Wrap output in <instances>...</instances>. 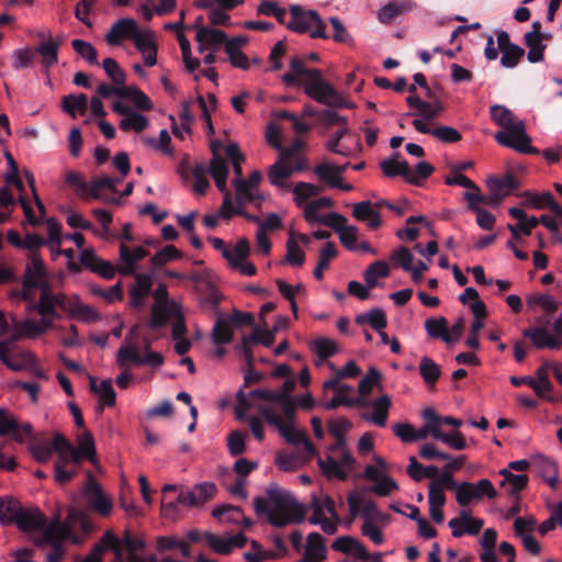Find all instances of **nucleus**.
<instances>
[{"label": "nucleus", "instance_id": "16", "mask_svg": "<svg viewBox=\"0 0 562 562\" xmlns=\"http://www.w3.org/2000/svg\"><path fill=\"white\" fill-rule=\"evenodd\" d=\"M413 126L417 132L423 134H430L440 142L447 144L457 143L462 138L460 132L451 126H438L435 128H430L425 122L418 119H415L413 121Z\"/></svg>", "mask_w": 562, "mask_h": 562}, {"label": "nucleus", "instance_id": "18", "mask_svg": "<svg viewBox=\"0 0 562 562\" xmlns=\"http://www.w3.org/2000/svg\"><path fill=\"white\" fill-rule=\"evenodd\" d=\"M195 40L199 43V52L202 53L205 46L214 49L222 44L226 45L227 34L222 30L201 26L198 29Z\"/></svg>", "mask_w": 562, "mask_h": 562}, {"label": "nucleus", "instance_id": "28", "mask_svg": "<svg viewBox=\"0 0 562 562\" xmlns=\"http://www.w3.org/2000/svg\"><path fill=\"white\" fill-rule=\"evenodd\" d=\"M497 541V531L493 528H487L480 539V546L482 548L480 552L481 562H501L495 552V546Z\"/></svg>", "mask_w": 562, "mask_h": 562}, {"label": "nucleus", "instance_id": "60", "mask_svg": "<svg viewBox=\"0 0 562 562\" xmlns=\"http://www.w3.org/2000/svg\"><path fill=\"white\" fill-rule=\"evenodd\" d=\"M404 11V5L398 2H389L383 5L378 12V19L381 23L390 24L392 23L402 12Z\"/></svg>", "mask_w": 562, "mask_h": 562}, {"label": "nucleus", "instance_id": "14", "mask_svg": "<svg viewBox=\"0 0 562 562\" xmlns=\"http://www.w3.org/2000/svg\"><path fill=\"white\" fill-rule=\"evenodd\" d=\"M137 22L134 19H120L112 25L105 35V41L112 46L120 45L123 38L132 40L135 33H137Z\"/></svg>", "mask_w": 562, "mask_h": 562}, {"label": "nucleus", "instance_id": "22", "mask_svg": "<svg viewBox=\"0 0 562 562\" xmlns=\"http://www.w3.org/2000/svg\"><path fill=\"white\" fill-rule=\"evenodd\" d=\"M326 547L324 537L314 531L306 538L305 558L311 562H319L326 559Z\"/></svg>", "mask_w": 562, "mask_h": 562}, {"label": "nucleus", "instance_id": "25", "mask_svg": "<svg viewBox=\"0 0 562 562\" xmlns=\"http://www.w3.org/2000/svg\"><path fill=\"white\" fill-rule=\"evenodd\" d=\"M524 336L529 337L537 348L559 349L562 340L551 336L546 328L537 327L535 329H526Z\"/></svg>", "mask_w": 562, "mask_h": 562}, {"label": "nucleus", "instance_id": "31", "mask_svg": "<svg viewBox=\"0 0 562 562\" xmlns=\"http://www.w3.org/2000/svg\"><path fill=\"white\" fill-rule=\"evenodd\" d=\"M286 160L279 157V159L269 168L268 179L272 186L289 188L290 186L284 182L293 175L291 166L285 164Z\"/></svg>", "mask_w": 562, "mask_h": 562}, {"label": "nucleus", "instance_id": "53", "mask_svg": "<svg viewBox=\"0 0 562 562\" xmlns=\"http://www.w3.org/2000/svg\"><path fill=\"white\" fill-rule=\"evenodd\" d=\"M501 65L505 68H515L525 55L524 48L517 44L501 50Z\"/></svg>", "mask_w": 562, "mask_h": 562}, {"label": "nucleus", "instance_id": "51", "mask_svg": "<svg viewBox=\"0 0 562 562\" xmlns=\"http://www.w3.org/2000/svg\"><path fill=\"white\" fill-rule=\"evenodd\" d=\"M313 350L321 361H324L333 357L338 351V347L334 340L322 337L314 340Z\"/></svg>", "mask_w": 562, "mask_h": 562}, {"label": "nucleus", "instance_id": "11", "mask_svg": "<svg viewBox=\"0 0 562 562\" xmlns=\"http://www.w3.org/2000/svg\"><path fill=\"white\" fill-rule=\"evenodd\" d=\"M42 531V536L34 539L37 547L44 544L61 546L69 533L68 527L61 522L59 517L54 518L48 525L46 524Z\"/></svg>", "mask_w": 562, "mask_h": 562}, {"label": "nucleus", "instance_id": "1", "mask_svg": "<svg viewBox=\"0 0 562 562\" xmlns=\"http://www.w3.org/2000/svg\"><path fill=\"white\" fill-rule=\"evenodd\" d=\"M267 499L257 496L254 499V508L258 516L266 515L273 527L282 528L304 520L306 509L291 493L273 485L267 490Z\"/></svg>", "mask_w": 562, "mask_h": 562}, {"label": "nucleus", "instance_id": "15", "mask_svg": "<svg viewBox=\"0 0 562 562\" xmlns=\"http://www.w3.org/2000/svg\"><path fill=\"white\" fill-rule=\"evenodd\" d=\"M14 524L24 532L42 530L46 525V517L38 508L22 507L21 514L15 517Z\"/></svg>", "mask_w": 562, "mask_h": 562}, {"label": "nucleus", "instance_id": "47", "mask_svg": "<svg viewBox=\"0 0 562 562\" xmlns=\"http://www.w3.org/2000/svg\"><path fill=\"white\" fill-rule=\"evenodd\" d=\"M214 518L226 520L234 524H239L240 519L244 518L243 509L239 506L223 505L212 510Z\"/></svg>", "mask_w": 562, "mask_h": 562}, {"label": "nucleus", "instance_id": "17", "mask_svg": "<svg viewBox=\"0 0 562 562\" xmlns=\"http://www.w3.org/2000/svg\"><path fill=\"white\" fill-rule=\"evenodd\" d=\"M347 502L352 517H356L361 512L366 520H369L371 517L383 518L382 513L373 501L362 502L361 497L355 492L348 495Z\"/></svg>", "mask_w": 562, "mask_h": 562}, {"label": "nucleus", "instance_id": "23", "mask_svg": "<svg viewBox=\"0 0 562 562\" xmlns=\"http://www.w3.org/2000/svg\"><path fill=\"white\" fill-rule=\"evenodd\" d=\"M233 186L235 188V201L238 206L243 207L246 204L260 205L263 201V195L258 190L246 186L244 181H233Z\"/></svg>", "mask_w": 562, "mask_h": 562}, {"label": "nucleus", "instance_id": "21", "mask_svg": "<svg viewBox=\"0 0 562 562\" xmlns=\"http://www.w3.org/2000/svg\"><path fill=\"white\" fill-rule=\"evenodd\" d=\"M352 216L361 222H368L370 228L376 229L382 225L378 211L372 207L370 201H361L353 204Z\"/></svg>", "mask_w": 562, "mask_h": 562}, {"label": "nucleus", "instance_id": "55", "mask_svg": "<svg viewBox=\"0 0 562 562\" xmlns=\"http://www.w3.org/2000/svg\"><path fill=\"white\" fill-rule=\"evenodd\" d=\"M437 440H441L443 443L448 445L454 450H463L467 448L465 438L459 430L443 432L440 429V431H437Z\"/></svg>", "mask_w": 562, "mask_h": 562}, {"label": "nucleus", "instance_id": "57", "mask_svg": "<svg viewBox=\"0 0 562 562\" xmlns=\"http://www.w3.org/2000/svg\"><path fill=\"white\" fill-rule=\"evenodd\" d=\"M250 252V244L246 238L239 239L235 247L231 249V259H226L233 268L240 266V261H244Z\"/></svg>", "mask_w": 562, "mask_h": 562}, {"label": "nucleus", "instance_id": "30", "mask_svg": "<svg viewBox=\"0 0 562 562\" xmlns=\"http://www.w3.org/2000/svg\"><path fill=\"white\" fill-rule=\"evenodd\" d=\"M19 423L14 415L4 407H0V436H11L16 442H23V436L19 434Z\"/></svg>", "mask_w": 562, "mask_h": 562}, {"label": "nucleus", "instance_id": "39", "mask_svg": "<svg viewBox=\"0 0 562 562\" xmlns=\"http://www.w3.org/2000/svg\"><path fill=\"white\" fill-rule=\"evenodd\" d=\"M338 250L333 241H327L319 251L318 262L313 271L314 278L317 280L323 279V272L329 267V262L336 258Z\"/></svg>", "mask_w": 562, "mask_h": 562}, {"label": "nucleus", "instance_id": "26", "mask_svg": "<svg viewBox=\"0 0 562 562\" xmlns=\"http://www.w3.org/2000/svg\"><path fill=\"white\" fill-rule=\"evenodd\" d=\"M9 341H0V361L12 371H22L25 368V362L35 360L34 356L30 352H23L18 357H9Z\"/></svg>", "mask_w": 562, "mask_h": 562}, {"label": "nucleus", "instance_id": "36", "mask_svg": "<svg viewBox=\"0 0 562 562\" xmlns=\"http://www.w3.org/2000/svg\"><path fill=\"white\" fill-rule=\"evenodd\" d=\"M398 154H394L393 157L386 158L380 162V168L383 175L387 178H394L401 176L406 181L408 176V162L406 160L398 161Z\"/></svg>", "mask_w": 562, "mask_h": 562}, {"label": "nucleus", "instance_id": "59", "mask_svg": "<svg viewBox=\"0 0 562 562\" xmlns=\"http://www.w3.org/2000/svg\"><path fill=\"white\" fill-rule=\"evenodd\" d=\"M102 67L115 86L125 83L126 75L113 58L103 59Z\"/></svg>", "mask_w": 562, "mask_h": 562}, {"label": "nucleus", "instance_id": "45", "mask_svg": "<svg viewBox=\"0 0 562 562\" xmlns=\"http://www.w3.org/2000/svg\"><path fill=\"white\" fill-rule=\"evenodd\" d=\"M419 373L427 384H435L441 374L440 367L429 357H423L419 363Z\"/></svg>", "mask_w": 562, "mask_h": 562}, {"label": "nucleus", "instance_id": "41", "mask_svg": "<svg viewBox=\"0 0 562 562\" xmlns=\"http://www.w3.org/2000/svg\"><path fill=\"white\" fill-rule=\"evenodd\" d=\"M63 110L70 116L76 117L77 112L85 114L88 109V97L85 93L69 94L63 98Z\"/></svg>", "mask_w": 562, "mask_h": 562}, {"label": "nucleus", "instance_id": "32", "mask_svg": "<svg viewBox=\"0 0 562 562\" xmlns=\"http://www.w3.org/2000/svg\"><path fill=\"white\" fill-rule=\"evenodd\" d=\"M486 186L490 192L508 195L512 191L519 188V182L515 176L507 172L503 178L492 177L487 180Z\"/></svg>", "mask_w": 562, "mask_h": 562}, {"label": "nucleus", "instance_id": "38", "mask_svg": "<svg viewBox=\"0 0 562 562\" xmlns=\"http://www.w3.org/2000/svg\"><path fill=\"white\" fill-rule=\"evenodd\" d=\"M526 46L528 47L527 59L529 63H539L543 60L547 45L542 43V38L536 33H526L524 36Z\"/></svg>", "mask_w": 562, "mask_h": 562}, {"label": "nucleus", "instance_id": "43", "mask_svg": "<svg viewBox=\"0 0 562 562\" xmlns=\"http://www.w3.org/2000/svg\"><path fill=\"white\" fill-rule=\"evenodd\" d=\"M390 274L389 265L385 261L378 260L372 262L363 273L368 288L373 289L378 285V278H385Z\"/></svg>", "mask_w": 562, "mask_h": 562}, {"label": "nucleus", "instance_id": "37", "mask_svg": "<svg viewBox=\"0 0 562 562\" xmlns=\"http://www.w3.org/2000/svg\"><path fill=\"white\" fill-rule=\"evenodd\" d=\"M22 507L21 503L12 497H0V522L2 525L14 524Z\"/></svg>", "mask_w": 562, "mask_h": 562}, {"label": "nucleus", "instance_id": "54", "mask_svg": "<svg viewBox=\"0 0 562 562\" xmlns=\"http://www.w3.org/2000/svg\"><path fill=\"white\" fill-rule=\"evenodd\" d=\"M330 452H341V461L342 464L347 467L348 470H352L356 463V459L352 454L347 450V440L346 436L335 437V442L328 447Z\"/></svg>", "mask_w": 562, "mask_h": 562}, {"label": "nucleus", "instance_id": "62", "mask_svg": "<svg viewBox=\"0 0 562 562\" xmlns=\"http://www.w3.org/2000/svg\"><path fill=\"white\" fill-rule=\"evenodd\" d=\"M381 380V373L375 368H370L367 374L360 380L358 390L359 393L363 396L369 395L372 392V389L375 384H378Z\"/></svg>", "mask_w": 562, "mask_h": 562}, {"label": "nucleus", "instance_id": "12", "mask_svg": "<svg viewBox=\"0 0 562 562\" xmlns=\"http://www.w3.org/2000/svg\"><path fill=\"white\" fill-rule=\"evenodd\" d=\"M149 255V251L143 246H137L134 249L127 247L124 243L120 245V261L122 266L117 268L119 273L122 276L135 274L137 262L143 260Z\"/></svg>", "mask_w": 562, "mask_h": 562}, {"label": "nucleus", "instance_id": "52", "mask_svg": "<svg viewBox=\"0 0 562 562\" xmlns=\"http://www.w3.org/2000/svg\"><path fill=\"white\" fill-rule=\"evenodd\" d=\"M71 46L77 54L85 58L89 64L99 66L98 52L92 44L83 40H72Z\"/></svg>", "mask_w": 562, "mask_h": 562}, {"label": "nucleus", "instance_id": "61", "mask_svg": "<svg viewBox=\"0 0 562 562\" xmlns=\"http://www.w3.org/2000/svg\"><path fill=\"white\" fill-rule=\"evenodd\" d=\"M472 493L474 502H479L483 497L493 499L497 496V492L488 479H482L474 483V492Z\"/></svg>", "mask_w": 562, "mask_h": 562}, {"label": "nucleus", "instance_id": "6", "mask_svg": "<svg viewBox=\"0 0 562 562\" xmlns=\"http://www.w3.org/2000/svg\"><path fill=\"white\" fill-rule=\"evenodd\" d=\"M45 267L40 254L30 255V262L26 265L23 279V300H31L30 291L32 289L42 290L44 285L49 284L44 280Z\"/></svg>", "mask_w": 562, "mask_h": 562}, {"label": "nucleus", "instance_id": "48", "mask_svg": "<svg viewBox=\"0 0 562 562\" xmlns=\"http://www.w3.org/2000/svg\"><path fill=\"white\" fill-rule=\"evenodd\" d=\"M148 126V120L143 114H139L132 110L123 120L120 122V128L122 131L133 130L137 133L143 132Z\"/></svg>", "mask_w": 562, "mask_h": 562}, {"label": "nucleus", "instance_id": "9", "mask_svg": "<svg viewBox=\"0 0 562 562\" xmlns=\"http://www.w3.org/2000/svg\"><path fill=\"white\" fill-rule=\"evenodd\" d=\"M259 413L262 418L271 426H274L281 436L291 445H300L304 440L305 434L296 430L293 424H288L282 417L274 413L269 406H261Z\"/></svg>", "mask_w": 562, "mask_h": 562}, {"label": "nucleus", "instance_id": "24", "mask_svg": "<svg viewBox=\"0 0 562 562\" xmlns=\"http://www.w3.org/2000/svg\"><path fill=\"white\" fill-rule=\"evenodd\" d=\"M105 550H112L115 559L121 560L123 549L121 548L120 539L113 533L112 530H106L102 536L100 542L95 543L89 553L90 555L100 557Z\"/></svg>", "mask_w": 562, "mask_h": 562}, {"label": "nucleus", "instance_id": "33", "mask_svg": "<svg viewBox=\"0 0 562 562\" xmlns=\"http://www.w3.org/2000/svg\"><path fill=\"white\" fill-rule=\"evenodd\" d=\"M425 329L431 338H440L446 344L453 341V338L448 328V321L442 316L426 319Z\"/></svg>", "mask_w": 562, "mask_h": 562}, {"label": "nucleus", "instance_id": "49", "mask_svg": "<svg viewBox=\"0 0 562 562\" xmlns=\"http://www.w3.org/2000/svg\"><path fill=\"white\" fill-rule=\"evenodd\" d=\"M285 261L296 267H302L305 261V254L297 245V241L294 239L293 233H290L289 239L286 241Z\"/></svg>", "mask_w": 562, "mask_h": 562}, {"label": "nucleus", "instance_id": "8", "mask_svg": "<svg viewBox=\"0 0 562 562\" xmlns=\"http://www.w3.org/2000/svg\"><path fill=\"white\" fill-rule=\"evenodd\" d=\"M217 492L216 485L211 482L195 484L192 488H181L178 502L183 506H201L212 499Z\"/></svg>", "mask_w": 562, "mask_h": 562}, {"label": "nucleus", "instance_id": "50", "mask_svg": "<svg viewBox=\"0 0 562 562\" xmlns=\"http://www.w3.org/2000/svg\"><path fill=\"white\" fill-rule=\"evenodd\" d=\"M391 400L387 395H382L373 403V422L379 427L386 425Z\"/></svg>", "mask_w": 562, "mask_h": 562}, {"label": "nucleus", "instance_id": "20", "mask_svg": "<svg viewBox=\"0 0 562 562\" xmlns=\"http://www.w3.org/2000/svg\"><path fill=\"white\" fill-rule=\"evenodd\" d=\"M317 464L322 473L329 480L337 479L339 481H346L348 472L350 471L345 464H342L341 459L336 460L331 456H327L326 459L319 458L317 460Z\"/></svg>", "mask_w": 562, "mask_h": 562}, {"label": "nucleus", "instance_id": "19", "mask_svg": "<svg viewBox=\"0 0 562 562\" xmlns=\"http://www.w3.org/2000/svg\"><path fill=\"white\" fill-rule=\"evenodd\" d=\"M553 363L546 361L536 371V381L539 389L536 390V394L548 402H555L557 400L550 395L553 390V384L549 379V372L552 370Z\"/></svg>", "mask_w": 562, "mask_h": 562}, {"label": "nucleus", "instance_id": "3", "mask_svg": "<svg viewBox=\"0 0 562 562\" xmlns=\"http://www.w3.org/2000/svg\"><path fill=\"white\" fill-rule=\"evenodd\" d=\"M66 183L76 190L80 199L85 201L100 200L105 203L120 204V198L109 196L104 191L108 190L116 193V183L121 179H115L108 176L95 177L87 182L83 177L76 171H69L66 175Z\"/></svg>", "mask_w": 562, "mask_h": 562}, {"label": "nucleus", "instance_id": "63", "mask_svg": "<svg viewBox=\"0 0 562 562\" xmlns=\"http://www.w3.org/2000/svg\"><path fill=\"white\" fill-rule=\"evenodd\" d=\"M204 541L216 553L224 555L231 553L228 538H222L212 532H204Z\"/></svg>", "mask_w": 562, "mask_h": 562}, {"label": "nucleus", "instance_id": "34", "mask_svg": "<svg viewBox=\"0 0 562 562\" xmlns=\"http://www.w3.org/2000/svg\"><path fill=\"white\" fill-rule=\"evenodd\" d=\"M356 324H369L375 331L384 329L387 325L386 315L383 310L379 307L371 308L369 312L359 314L355 318Z\"/></svg>", "mask_w": 562, "mask_h": 562}, {"label": "nucleus", "instance_id": "56", "mask_svg": "<svg viewBox=\"0 0 562 562\" xmlns=\"http://www.w3.org/2000/svg\"><path fill=\"white\" fill-rule=\"evenodd\" d=\"M314 173L319 180L327 182L330 187L340 186V177L330 164H319L314 167Z\"/></svg>", "mask_w": 562, "mask_h": 562}, {"label": "nucleus", "instance_id": "27", "mask_svg": "<svg viewBox=\"0 0 562 562\" xmlns=\"http://www.w3.org/2000/svg\"><path fill=\"white\" fill-rule=\"evenodd\" d=\"M535 467L543 481L552 488H555L558 484V465L555 461L544 456H538L535 458Z\"/></svg>", "mask_w": 562, "mask_h": 562}, {"label": "nucleus", "instance_id": "44", "mask_svg": "<svg viewBox=\"0 0 562 562\" xmlns=\"http://www.w3.org/2000/svg\"><path fill=\"white\" fill-rule=\"evenodd\" d=\"M435 171V168L431 164L427 161H419L415 166V171L412 172L411 167L408 166V176L406 177V182L416 187H422L424 181L428 179Z\"/></svg>", "mask_w": 562, "mask_h": 562}, {"label": "nucleus", "instance_id": "42", "mask_svg": "<svg viewBox=\"0 0 562 562\" xmlns=\"http://www.w3.org/2000/svg\"><path fill=\"white\" fill-rule=\"evenodd\" d=\"M60 41L49 40L42 42L35 49V54L38 53L43 58V64L46 68L52 67L58 61V48Z\"/></svg>", "mask_w": 562, "mask_h": 562}, {"label": "nucleus", "instance_id": "13", "mask_svg": "<svg viewBox=\"0 0 562 562\" xmlns=\"http://www.w3.org/2000/svg\"><path fill=\"white\" fill-rule=\"evenodd\" d=\"M135 278V284H133L128 291L130 304L135 308L144 306L145 299L151 292L153 278L147 273L132 274Z\"/></svg>", "mask_w": 562, "mask_h": 562}, {"label": "nucleus", "instance_id": "5", "mask_svg": "<svg viewBox=\"0 0 562 562\" xmlns=\"http://www.w3.org/2000/svg\"><path fill=\"white\" fill-rule=\"evenodd\" d=\"M304 92L314 101L331 108H353L331 85L323 79L322 72L306 82Z\"/></svg>", "mask_w": 562, "mask_h": 562}, {"label": "nucleus", "instance_id": "40", "mask_svg": "<svg viewBox=\"0 0 562 562\" xmlns=\"http://www.w3.org/2000/svg\"><path fill=\"white\" fill-rule=\"evenodd\" d=\"M234 338L233 329L224 315L217 317L213 330L212 340L215 345H225L232 342Z\"/></svg>", "mask_w": 562, "mask_h": 562}, {"label": "nucleus", "instance_id": "2", "mask_svg": "<svg viewBox=\"0 0 562 562\" xmlns=\"http://www.w3.org/2000/svg\"><path fill=\"white\" fill-rule=\"evenodd\" d=\"M492 121L505 131L495 134V140L505 147L521 154L539 155L540 150L531 146V138L526 133L525 123L516 121L513 112L504 105L494 104L490 108Z\"/></svg>", "mask_w": 562, "mask_h": 562}, {"label": "nucleus", "instance_id": "10", "mask_svg": "<svg viewBox=\"0 0 562 562\" xmlns=\"http://www.w3.org/2000/svg\"><path fill=\"white\" fill-rule=\"evenodd\" d=\"M87 476L88 483L83 488V494L89 506L101 516H109L113 507L111 498L104 495L91 472H88Z\"/></svg>", "mask_w": 562, "mask_h": 562}, {"label": "nucleus", "instance_id": "7", "mask_svg": "<svg viewBox=\"0 0 562 562\" xmlns=\"http://www.w3.org/2000/svg\"><path fill=\"white\" fill-rule=\"evenodd\" d=\"M116 361L120 367H125L126 362L131 361L136 366H149L153 368H158L164 364L165 358L158 351H148L142 356L135 346L128 345L122 346L119 349Z\"/></svg>", "mask_w": 562, "mask_h": 562}, {"label": "nucleus", "instance_id": "58", "mask_svg": "<svg viewBox=\"0 0 562 562\" xmlns=\"http://www.w3.org/2000/svg\"><path fill=\"white\" fill-rule=\"evenodd\" d=\"M290 68L293 74H296L299 78L304 77L306 82H311L315 77L319 76L321 70L319 69H308L304 66L303 60L299 56L292 57L290 60Z\"/></svg>", "mask_w": 562, "mask_h": 562}, {"label": "nucleus", "instance_id": "46", "mask_svg": "<svg viewBox=\"0 0 562 562\" xmlns=\"http://www.w3.org/2000/svg\"><path fill=\"white\" fill-rule=\"evenodd\" d=\"M182 256V252L177 247L173 245H167L150 258V263L155 268H158L165 266L169 261L179 260Z\"/></svg>", "mask_w": 562, "mask_h": 562}, {"label": "nucleus", "instance_id": "29", "mask_svg": "<svg viewBox=\"0 0 562 562\" xmlns=\"http://www.w3.org/2000/svg\"><path fill=\"white\" fill-rule=\"evenodd\" d=\"M173 304H154L151 306V316L147 322V326L150 329H159L165 327L169 319L173 317Z\"/></svg>", "mask_w": 562, "mask_h": 562}, {"label": "nucleus", "instance_id": "35", "mask_svg": "<svg viewBox=\"0 0 562 562\" xmlns=\"http://www.w3.org/2000/svg\"><path fill=\"white\" fill-rule=\"evenodd\" d=\"M90 382V391L92 393L99 394L102 404L105 406H114L116 394L112 385V381L110 379L103 380L100 385L97 384V379L94 376L89 375Z\"/></svg>", "mask_w": 562, "mask_h": 562}, {"label": "nucleus", "instance_id": "4", "mask_svg": "<svg viewBox=\"0 0 562 562\" xmlns=\"http://www.w3.org/2000/svg\"><path fill=\"white\" fill-rule=\"evenodd\" d=\"M289 12L288 30L299 34L308 33L312 38L327 40L329 37L326 33V24L317 11L305 10L299 4H292Z\"/></svg>", "mask_w": 562, "mask_h": 562}, {"label": "nucleus", "instance_id": "64", "mask_svg": "<svg viewBox=\"0 0 562 562\" xmlns=\"http://www.w3.org/2000/svg\"><path fill=\"white\" fill-rule=\"evenodd\" d=\"M29 312L36 311L41 316H48L52 318V322L55 319H60L61 314L57 311V307L53 306L49 302L44 300H38L37 303H32L27 306Z\"/></svg>", "mask_w": 562, "mask_h": 562}]
</instances>
